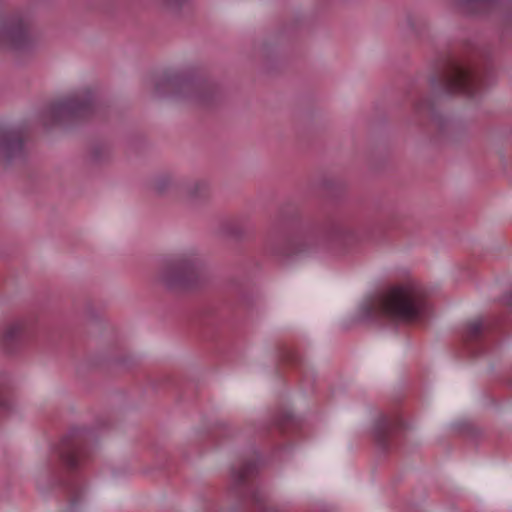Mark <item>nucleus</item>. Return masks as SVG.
I'll use <instances>...</instances> for the list:
<instances>
[{
	"label": "nucleus",
	"mask_w": 512,
	"mask_h": 512,
	"mask_svg": "<svg viewBox=\"0 0 512 512\" xmlns=\"http://www.w3.org/2000/svg\"><path fill=\"white\" fill-rule=\"evenodd\" d=\"M421 289L412 282L390 288L381 299L384 311L400 320H413L423 310Z\"/></svg>",
	"instance_id": "obj_1"
},
{
	"label": "nucleus",
	"mask_w": 512,
	"mask_h": 512,
	"mask_svg": "<svg viewBox=\"0 0 512 512\" xmlns=\"http://www.w3.org/2000/svg\"><path fill=\"white\" fill-rule=\"evenodd\" d=\"M194 272V264L187 258H175L164 264L160 271L161 280L169 285L181 283L190 278Z\"/></svg>",
	"instance_id": "obj_2"
},
{
	"label": "nucleus",
	"mask_w": 512,
	"mask_h": 512,
	"mask_svg": "<svg viewBox=\"0 0 512 512\" xmlns=\"http://www.w3.org/2000/svg\"><path fill=\"white\" fill-rule=\"evenodd\" d=\"M446 85L450 92L469 93L474 85V78L468 69L456 66L447 76Z\"/></svg>",
	"instance_id": "obj_3"
},
{
	"label": "nucleus",
	"mask_w": 512,
	"mask_h": 512,
	"mask_svg": "<svg viewBox=\"0 0 512 512\" xmlns=\"http://www.w3.org/2000/svg\"><path fill=\"white\" fill-rule=\"evenodd\" d=\"M53 110L55 112H72L75 110V106L72 102L66 101L56 104L53 107Z\"/></svg>",
	"instance_id": "obj_4"
},
{
	"label": "nucleus",
	"mask_w": 512,
	"mask_h": 512,
	"mask_svg": "<svg viewBox=\"0 0 512 512\" xmlns=\"http://www.w3.org/2000/svg\"><path fill=\"white\" fill-rule=\"evenodd\" d=\"M2 33H3V35H4V37H5V38H12V36H13V33H14V32H13V31H11V30H10V29H8V28H4V29L2 30Z\"/></svg>",
	"instance_id": "obj_5"
}]
</instances>
